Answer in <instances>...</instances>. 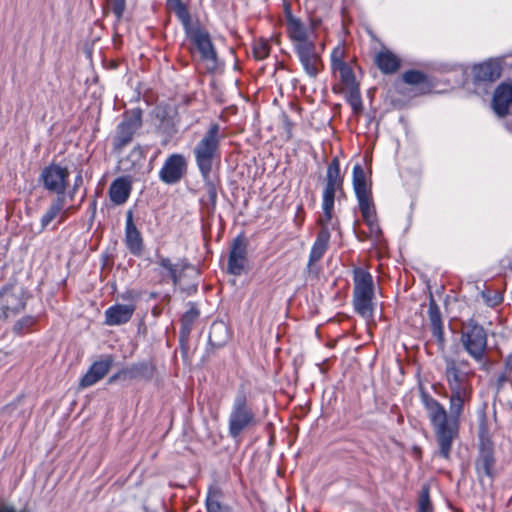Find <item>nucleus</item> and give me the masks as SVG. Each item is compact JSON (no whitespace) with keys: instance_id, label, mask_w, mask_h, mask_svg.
<instances>
[{"instance_id":"nucleus-1","label":"nucleus","mask_w":512,"mask_h":512,"mask_svg":"<svg viewBox=\"0 0 512 512\" xmlns=\"http://www.w3.org/2000/svg\"><path fill=\"white\" fill-rule=\"evenodd\" d=\"M473 371L467 360L457 361L445 358V380L449 389V412L444 405L421 390L420 399L433 427L439 446V455L444 459L450 456L452 444L459 435L461 418L466 406L473 398Z\"/></svg>"},{"instance_id":"nucleus-2","label":"nucleus","mask_w":512,"mask_h":512,"mask_svg":"<svg viewBox=\"0 0 512 512\" xmlns=\"http://www.w3.org/2000/svg\"><path fill=\"white\" fill-rule=\"evenodd\" d=\"M221 138L219 124L213 123L194 148L195 161L204 179L209 178L213 162L219 157Z\"/></svg>"},{"instance_id":"nucleus-3","label":"nucleus","mask_w":512,"mask_h":512,"mask_svg":"<svg viewBox=\"0 0 512 512\" xmlns=\"http://www.w3.org/2000/svg\"><path fill=\"white\" fill-rule=\"evenodd\" d=\"M257 423L255 412L246 393L241 390L235 395L228 418L229 435L236 439Z\"/></svg>"},{"instance_id":"nucleus-4","label":"nucleus","mask_w":512,"mask_h":512,"mask_svg":"<svg viewBox=\"0 0 512 512\" xmlns=\"http://www.w3.org/2000/svg\"><path fill=\"white\" fill-rule=\"evenodd\" d=\"M353 305L355 311L363 318H371L373 315L374 283L372 275L362 269L353 271Z\"/></svg>"},{"instance_id":"nucleus-5","label":"nucleus","mask_w":512,"mask_h":512,"mask_svg":"<svg viewBox=\"0 0 512 512\" xmlns=\"http://www.w3.org/2000/svg\"><path fill=\"white\" fill-rule=\"evenodd\" d=\"M460 342L475 362L484 363L487 360L488 335L482 325L469 321L461 331Z\"/></svg>"},{"instance_id":"nucleus-6","label":"nucleus","mask_w":512,"mask_h":512,"mask_svg":"<svg viewBox=\"0 0 512 512\" xmlns=\"http://www.w3.org/2000/svg\"><path fill=\"white\" fill-rule=\"evenodd\" d=\"M142 125V112L139 109L126 111L122 122L118 125L116 135L113 140L114 148L123 149L133 139L136 131Z\"/></svg>"},{"instance_id":"nucleus-7","label":"nucleus","mask_w":512,"mask_h":512,"mask_svg":"<svg viewBox=\"0 0 512 512\" xmlns=\"http://www.w3.org/2000/svg\"><path fill=\"white\" fill-rule=\"evenodd\" d=\"M70 172L67 167L59 164H50L41 172V180L46 190L57 195H63L69 180Z\"/></svg>"},{"instance_id":"nucleus-8","label":"nucleus","mask_w":512,"mask_h":512,"mask_svg":"<svg viewBox=\"0 0 512 512\" xmlns=\"http://www.w3.org/2000/svg\"><path fill=\"white\" fill-rule=\"evenodd\" d=\"M286 31L292 42L293 49L314 43L312 39V27L307 26L291 13L286 15Z\"/></svg>"},{"instance_id":"nucleus-9","label":"nucleus","mask_w":512,"mask_h":512,"mask_svg":"<svg viewBox=\"0 0 512 512\" xmlns=\"http://www.w3.org/2000/svg\"><path fill=\"white\" fill-rule=\"evenodd\" d=\"M494 466L495 458L492 443L489 439H484L481 436L479 456L475 463L476 473L481 482L487 477L492 483L495 476Z\"/></svg>"},{"instance_id":"nucleus-10","label":"nucleus","mask_w":512,"mask_h":512,"mask_svg":"<svg viewBox=\"0 0 512 512\" xmlns=\"http://www.w3.org/2000/svg\"><path fill=\"white\" fill-rule=\"evenodd\" d=\"M189 41L195 46L204 61L215 62L217 58L216 49L212 43L210 34L200 26L189 29L186 33Z\"/></svg>"},{"instance_id":"nucleus-11","label":"nucleus","mask_w":512,"mask_h":512,"mask_svg":"<svg viewBox=\"0 0 512 512\" xmlns=\"http://www.w3.org/2000/svg\"><path fill=\"white\" fill-rule=\"evenodd\" d=\"M342 193L343 177L340 173V161L337 157H334L327 167L322 201L335 202L337 195Z\"/></svg>"},{"instance_id":"nucleus-12","label":"nucleus","mask_w":512,"mask_h":512,"mask_svg":"<svg viewBox=\"0 0 512 512\" xmlns=\"http://www.w3.org/2000/svg\"><path fill=\"white\" fill-rule=\"evenodd\" d=\"M72 209L73 206H66L64 195H57L40 219L41 229L45 230L53 222H56L54 228L64 223Z\"/></svg>"},{"instance_id":"nucleus-13","label":"nucleus","mask_w":512,"mask_h":512,"mask_svg":"<svg viewBox=\"0 0 512 512\" xmlns=\"http://www.w3.org/2000/svg\"><path fill=\"white\" fill-rule=\"evenodd\" d=\"M187 162L183 155L172 154L164 162L159 171V178L165 184H175L184 176Z\"/></svg>"},{"instance_id":"nucleus-14","label":"nucleus","mask_w":512,"mask_h":512,"mask_svg":"<svg viewBox=\"0 0 512 512\" xmlns=\"http://www.w3.org/2000/svg\"><path fill=\"white\" fill-rule=\"evenodd\" d=\"M308 76L315 78L323 69L321 56L316 52L315 43L294 49Z\"/></svg>"},{"instance_id":"nucleus-15","label":"nucleus","mask_w":512,"mask_h":512,"mask_svg":"<svg viewBox=\"0 0 512 512\" xmlns=\"http://www.w3.org/2000/svg\"><path fill=\"white\" fill-rule=\"evenodd\" d=\"M155 263L163 280L171 279L174 285L179 284L182 272L189 267L185 259H180L174 263L169 257L162 254H156Z\"/></svg>"},{"instance_id":"nucleus-16","label":"nucleus","mask_w":512,"mask_h":512,"mask_svg":"<svg viewBox=\"0 0 512 512\" xmlns=\"http://www.w3.org/2000/svg\"><path fill=\"white\" fill-rule=\"evenodd\" d=\"M512 105V84L503 82L494 90L491 108L499 117L504 118L510 113Z\"/></svg>"},{"instance_id":"nucleus-17","label":"nucleus","mask_w":512,"mask_h":512,"mask_svg":"<svg viewBox=\"0 0 512 512\" xmlns=\"http://www.w3.org/2000/svg\"><path fill=\"white\" fill-rule=\"evenodd\" d=\"M112 365L113 357L110 355L101 360L95 361L80 379V387L87 388L99 382L108 374Z\"/></svg>"},{"instance_id":"nucleus-18","label":"nucleus","mask_w":512,"mask_h":512,"mask_svg":"<svg viewBox=\"0 0 512 512\" xmlns=\"http://www.w3.org/2000/svg\"><path fill=\"white\" fill-rule=\"evenodd\" d=\"M247 242L244 237H237L231 247L228 260V270L233 275H240L245 267Z\"/></svg>"},{"instance_id":"nucleus-19","label":"nucleus","mask_w":512,"mask_h":512,"mask_svg":"<svg viewBox=\"0 0 512 512\" xmlns=\"http://www.w3.org/2000/svg\"><path fill=\"white\" fill-rule=\"evenodd\" d=\"M136 310L135 304H115L105 310V324L119 326L128 323Z\"/></svg>"},{"instance_id":"nucleus-20","label":"nucleus","mask_w":512,"mask_h":512,"mask_svg":"<svg viewBox=\"0 0 512 512\" xmlns=\"http://www.w3.org/2000/svg\"><path fill=\"white\" fill-rule=\"evenodd\" d=\"M472 74L474 81L477 83L494 82L501 77L502 66L497 60L490 59L475 65Z\"/></svg>"},{"instance_id":"nucleus-21","label":"nucleus","mask_w":512,"mask_h":512,"mask_svg":"<svg viewBox=\"0 0 512 512\" xmlns=\"http://www.w3.org/2000/svg\"><path fill=\"white\" fill-rule=\"evenodd\" d=\"M125 244L133 255H141L144 246L143 238L134 223L133 213L131 210L126 213Z\"/></svg>"},{"instance_id":"nucleus-22","label":"nucleus","mask_w":512,"mask_h":512,"mask_svg":"<svg viewBox=\"0 0 512 512\" xmlns=\"http://www.w3.org/2000/svg\"><path fill=\"white\" fill-rule=\"evenodd\" d=\"M354 61L350 60V62L340 65L336 68L331 69L332 75L334 77H338L340 83L337 85H333L332 91L337 93L340 90L355 87L358 84L356 80V76L354 73Z\"/></svg>"},{"instance_id":"nucleus-23","label":"nucleus","mask_w":512,"mask_h":512,"mask_svg":"<svg viewBox=\"0 0 512 512\" xmlns=\"http://www.w3.org/2000/svg\"><path fill=\"white\" fill-rule=\"evenodd\" d=\"M132 182L128 177H118L110 185L109 197L115 205L124 204L131 193Z\"/></svg>"},{"instance_id":"nucleus-24","label":"nucleus","mask_w":512,"mask_h":512,"mask_svg":"<svg viewBox=\"0 0 512 512\" xmlns=\"http://www.w3.org/2000/svg\"><path fill=\"white\" fill-rule=\"evenodd\" d=\"M374 62L383 74H393L397 72L401 66L400 58L386 48L375 54Z\"/></svg>"},{"instance_id":"nucleus-25","label":"nucleus","mask_w":512,"mask_h":512,"mask_svg":"<svg viewBox=\"0 0 512 512\" xmlns=\"http://www.w3.org/2000/svg\"><path fill=\"white\" fill-rule=\"evenodd\" d=\"M330 237L331 233H327L326 231H319L317 233L316 239L311 247L309 254V260L307 264L309 269H312V267L323 258L328 249Z\"/></svg>"},{"instance_id":"nucleus-26","label":"nucleus","mask_w":512,"mask_h":512,"mask_svg":"<svg viewBox=\"0 0 512 512\" xmlns=\"http://www.w3.org/2000/svg\"><path fill=\"white\" fill-rule=\"evenodd\" d=\"M334 203L322 201V214L317 220V224L320 227L319 231L330 233L331 230H339V220L334 215Z\"/></svg>"},{"instance_id":"nucleus-27","label":"nucleus","mask_w":512,"mask_h":512,"mask_svg":"<svg viewBox=\"0 0 512 512\" xmlns=\"http://www.w3.org/2000/svg\"><path fill=\"white\" fill-rule=\"evenodd\" d=\"M357 200L363 220L368 224L371 230H373L375 227L378 228L371 194L361 196L359 195L357 196Z\"/></svg>"},{"instance_id":"nucleus-28","label":"nucleus","mask_w":512,"mask_h":512,"mask_svg":"<svg viewBox=\"0 0 512 512\" xmlns=\"http://www.w3.org/2000/svg\"><path fill=\"white\" fill-rule=\"evenodd\" d=\"M222 497L221 489L217 487L209 488L205 501L207 512H233L229 505L221 502Z\"/></svg>"},{"instance_id":"nucleus-29","label":"nucleus","mask_w":512,"mask_h":512,"mask_svg":"<svg viewBox=\"0 0 512 512\" xmlns=\"http://www.w3.org/2000/svg\"><path fill=\"white\" fill-rule=\"evenodd\" d=\"M353 188L357 196L371 194L367 185L366 175L361 165L356 164L353 167Z\"/></svg>"},{"instance_id":"nucleus-30","label":"nucleus","mask_w":512,"mask_h":512,"mask_svg":"<svg viewBox=\"0 0 512 512\" xmlns=\"http://www.w3.org/2000/svg\"><path fill=\"white\" fill-rule=\"evenodd\" d=\"M338 92L344 94L347 102L349 103V105L351 106V108L355 114H358L362 111L363 104H362V98H361L359 85H357L355 87L343 89Z\"/></svg>"},{"instance_id":"nucleus-31","label":"nucleus","mask_w":512,"mask_h":512,"mask_svg":"<svg viewBox=\"0 0 512 512\" xmlns=\"http://www.w3.org/2000/svg\"><path fill=\"white\" fill-rule=\"evenodd\" d=\"M350 62L347 60V49L344 43H338L330 54V68H336Z\"/></svg>"},{"instance_id":"nucleus-32","label":"nucleus","mask_w":512,"mask_h":512,"mask_svg":"<svg viewBox=\"0 0 512 512\" xmlns=\"http://www.w3.org/2000/svg\"><path fill=\"white\" fill-rule=\"evenodd\" d=\"M37 323V318L34 316H25L18 320L13 326V332L17 335H24L30 333Z\"/></svg>"},{"instance_id":"nucleus-33","label":"nucleus","mask_w":512,"mask_h":512,"mask_svg":"<svg viewBox=\"0 0 512 512\" xmlns=\"http://www.w3.org/2000/svg\"><path fill=\"white\" fill-rule=\"evenodd\" d=\"M402 80L408 85H421L427 82V76L418 70H408L402 74Z\"/></svg>"},{"instance_id":"nucleus-34","label":"nucleus","mask_w":512,"mask_h":512,"mask_svg":"<svg viewBox=\"0 0 512 512\" xmlns=\"http://www.w3.org/2000/svg\"><path fill=\"white\" fill-rule=\"evenodd\" d=\"M417 512H434L433 504L430 500V489L423 486L419 495Z\"/></svg>"},{"instance_id":"nucleus-35","label":"nucleus","mask_w":512,"mask_h":512,"mask_svg":"<svg viewBox=\"0 0 512 512\" xmlns=\"http://www.w3.org/2000/svg\"><path fill=\"white\" fill-rule=\"evenodd\" d=\"M175 13L179 20L181 21V23L183 24L185 33H188L189 29L195 28V26L191 25L190 13L187 7L180 0L177 1Z\"/></svg>"},{"instance_id":"nucleus-36","label":"nucleus","mask_w":512,"mask_h":512,"mask_svg":"<svg viewBox=\"0 0 512 512\" xmlns=\"http://www.w3.org/2000/svg\"><path fill=\"white\" fill-rule=\"evenodd\" d=\"M253 54L257 60H263L267 58L270 54L269 44L264 40L255 42L253 46Z\"/></svg>"},{"instance_id":"nucleus-37","label":"nucleus","mask_w":512,"mask_h":512,"mask_svg":"<svg viewBox=\"0 0 512 512\" xmlns=\"http://www.w3.org/2000/svg\"><path fill=\"white\" fill-rule=\"evenodd\" d=\"M107 5L112 9L114 15L119 20L122 18L125 8L126 1L125 0H106Z\"/></svg>"},{"instance_id":"nucleus-38","label":"nucleus","mask_w":512,"mask_h":512,"mask_svg":"<svg viewBox=\"0 0 512 512\" xmlns=\"http://www.w3.org/2000/svg\"><path fill=\"white\" fill-rule=\"evenodd\" d=\"M428 315L430 324L442 323L440 309L434 300H431L429 304Z\"/></svg>"},{"instance_id":"nucleus-39","label":"nucleus","mask_w":512,"mask_h":512,"mask_svg":"<svg viewBox=\"0 0 512 512\" xmlns=\"http://www.w3.org/2000/svg\"><path fill=\"white\" fill-rule=\"evenodd\" d=\"M431 331L433 336L437 339V341L443 345L444 344V330H443V324L437 323V324H431Z\"/></svg>"},{"instance_id":"nucleus-40","label":"nucleus","mask_w":512,"mask_h":512,"mask_svg":"<svg viewBox=\"0 0 512 512\" xmlns=\"http://www.w3.org/2000/svg\"><path fill=\"white\" fill-rule=\"evenodd\" d=\"M24 308H25V303L22 302V301H19L18 305L16 307H14V308H10L9 306H6L5 310H4V314H5L6 317H8L10 315H14V314L19 313Z\"/></svg>"},{"instance_id":"nucleus-41","label":"nucleus","mask_w":512,"mask_h":512,"mask_svg":"<svg viewBox=\"0 0 512 512\" xmlns=\"http://www.w3.org/2000/svg\"><path fill=\"white\" fill-rule=\"evenodd\" d=\"M502 300V296L495 294L493 297L487 298L486 302L489 306H497L502 302Z\"/></svg>"},{"instance_id":"nucleus-42","label":"nucleus","mask_w":512,"mask_h":512,"mask_svg":"<svg viewBox=\"0 0 512 512\" xmlns=\"http://www.w3.org/2000/svg\"><path fill=\"white\" fill-rule=\"evenodd\" d=\"M197 316H198V312L194 309H191L190 311H188L185 314L184 318L189 319V320H194Z\"/></svg>"},{"instance_id":"nucleus-43","label":"nucleus","mask_w":512,"mask_h":512,"mask_svg":"<svg viewBox=\"0 0 512 512\" xmlns=\"http://www.w3.org/2000/svg\"><path fill=\"white\" fill-rule=\"evenodd\" d=\"M0 512H16V509L11 505H0Z\"/></svg>"},{"instance_id":"nucleus-44","label":"nucleus","mask_w":512,"mask_h":512,"mask_svg":"<svg viewBox=\"0 0 512 512\" xmlns=\"http://www.w3.org/2000/svg\"><path fill=\"white\" fill-rule=\"evenodd\" d=\"M209 195H210V198L213 201H215V199L217 197V193H216L215 187L212 184L209 186Z\"/></svg>"},{"instance_id":"nucleus-45","label":"nucleus","mask_w":512,"mask_h":512,"mask_svg":"<svg viewBox=\"0 0 512 512\" xmlns=\"http://www.w3.org/2000/svg\"><path fill=\"white\" fill-rule=\"evenodd\" d=\"M223 327H224V326H223V324H222V323H219V324H213L212 329L214 330V329H216V328H223Z\"/></svg>"},{"instance_id":"nucleus-46","label":"nucleus","mask_w":512,"mask_h":512,"mask_svg":"<svg viewBox=\"0 0 512 512\" xmlns=\"http://www.w3.org/2000/svg\"><path fill=\"white\" fill-rule=\"evenodd\" d=\"M499 381H500V382H504V381H506V375H501V376L499 377Z\"/></svg>"},{"instance_id":"nucleus-47","label":"nucleus","mask_w":512,"mask_h":512,"mask_svg":"<svg viewBox=\"0 0 512 512\" xmlns=\"http://www.w3.org/2000/svg\"><path fill=\"white\" fill-rule=\"evenodd\" d=\"M117 376H118V375H114V376H112V377L109 379V382H110V383H111V382H113V381L117 378Z\"/></svg>"}]
</instances>
